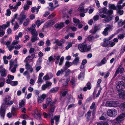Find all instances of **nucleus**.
I'll list each match as a JSON object with an SVG mask.
<instances>
[{"label":"nucleus","instance_id":"nucleus-41","mask_svg":"<svg viewBox=\"0 0 125 125\" xmlns=\"http://www.w3.org/2000/svg\"><path fill=\"white\" fill-rule=\"evenodd\" d=\"M97 27H94V28H92L91 30H90L89 32L90 33H92V34H94L96 31V29Z\"/></svg>","mask_w":125,"mask_h":125},{"label":"nucleus","instance_id":"nucleus-22","mask_svg":"<svg viewBox=\"0 0 125 125\" xmlns=\"http://www.w3.org/2000/svg\"><path fill=\"white\" fill-rule=\"evenodd\" d=\"M44 20L43 19H42L41 20H38L36 22L35 24L37 25V27L39 28L41 24L44 22Z\"/></svg>","mask_w":125,"mask_h":125},{"label":"nucleus","instance_id":"nucleus-42","mask_svg":"<svg viewBox=\"0 0 125 125\" xmlns=\"http://www.w3.org/2000/svg\"><path fill=\"white\" fill-rule=\"evenodd\" d=\"M64 72V71L62 69H61L60 70H59L56 73V75L57 76H59L60 75L62 74Z\"/></svg>","mask_w":125,"mask_h":125},{"label":"nucleus","instance_id":"nucleus-63","mask_svg":"<svg viewBox=\"0 0 125 125\" xmlns=\"http://www.w3.org/2000/svg\"><path fill=\"white\" fill-rule=\"evenodd\" d=\"M6 56H4L3 57V59L4 61V63L5 64H7L8 62V60L6 59Z\"/></svg>","mask_w":125,"mask_h":125},{"label":"nucleus","instance_id":"nucleus-13","mask_svg":"<svg viewBox=\"0 0 125 125\" xmlns=\"http://www.w3.org/2000/svg\"><path fill=\"white\" fill-rule=\"evenodd\" d=\"M84 5L83 3H81L78 8V10L79 11L85 13L87 11L88 9H84Z\"/></svg>","mask_w":125,"mask_h":125},{"label":"nucleus","instance_id":"nucleus-20","mask_svg":"<svg viewBox=\"0 0 125 125\" xmlns=\"http://www.w3.org/2000/svg\"><path fill=\"white\" fill-rule=\"evenodd\" d=\"M54 20H50L46 22V27H48L51 26L53 25L55 23Z\"/></svg>","mask_w":125,"mask_h":125},{"label":"nucleus","instance_id":"nucleus-64","mask_svg":"<svg viewBox=\"0 0 125 125\" xmlns=\"http://www.w3.org/2000/svg\"><path fill=\"white\" fill-rule=\"evenodd\" d=\"M106 58L105 57L101 61V62L103 64H104L106 63Z\"/></svg>","mask_w":125,"mask_h":125},{"label":"nucleus","instance_id":"nucleus-51","mask_svg":"<svg viewBox=\"0 0 125 125\" xmlns=\"http://www.w3.org/2000/svg\"><path fill=\"white\" fill-rule=\"evenodd\" d=\"M6 15L7 16H9L11 13V11L9 9H7L6 10Z\"/></svg>","mask_w":125,"mask_h":125},{"label":"nucleus","instance_id":"nucleus-28","mask_svg":"<svg viewBox=\"0 0 125 125\" xmlns=\"http://www.w3.org/2000/svg\"><path fill=\"white\" fill-rule=\"evenodd\" d=\"M84 73L83 72L79 74L78 78L80 80H83L84 78Z\"/></svg>","mask_w":125,"mask_h":125},{"label":"nucleus","instance_id":"nucleus-48","mask_svg":"<svg viewBox=\"0 0 125 125\" xmlns=\"http://www.w3.org/2000/svg\"><path fill=\"white\" fill-rule=\"evenodd\" d=\"M125 37V34L124 33L122 34L119 35L118 36V38L119 39H122Z\"/></svg>","mask_w":125,"mask_h":125},{"label":"nucleus","instance_id":"nucleus-59","mask_svg":"<svg viewBox=\"0 0 125 125\" xmlns=\"http://www.w3.org/2000/svg\"><path fill=\"white\" fill-rule=\"evenodd\" d=\"M7 47L9 50L10 51H11L14 48V46L12 44L11 45Z\"/></svg>","mask_w":125,"mask_h":125},{"label":"nucleus","instance_id":"nucleus-27","mask_svg":"<svg viewBox=\"0 0 125 125\" xmlns=\"http://www.w3.org/2000/svg\"><path fill=\"white\" fill-rule=\"evenodd\" d=\"M9 6L10 9L12 10V11L14 12L16 11L18 9V7L16 5L13 7V6L11 5L10 4L9 5Z\"/></svg>","mask_w":125,"mask_h":125},{"label":"nucleus","instance_id":"nucleus-30","mask_svg":"<svg viewBox=\"0 0 125 125\" xmlns=\"http://www.w3.org/2000/svg\"><path fill=\"white\" fill-rule=\"evenodd\" d=\"M8 83L10 84L12 86H15L18 85V82L17 81H12Z\"/></svg>","mask_w":125,"mask_h":125},{"label":"nucleus","instance_id":"nucleus-9","mask_svg":"<svg viewBox=\"0 0 125 125\" xmlns=\"http://www.w3.org/2000/svg\"><path fill=\"white\" fill-rule=\"evenodd\" d=\"M5 105L3 103H2L1 106L0 110V114L1 116L2 119H3L5 115Z\"/></svg>","mask_w":125,"mask_h":125},{"label":"nucleus","instance_id":"nucleus-8","mask_svg":"<svg viewBox=\"0 0 125 125\" xmlns=\"http://www.w3.org/2000/svg\"><path fill=\"white\" fill-rule=\"evenodd\" d=\"M113 26L112 25H107V27L105 28L103 32V34L105 36L108 34V31H110L112 29Z\"/></svg>","mask_w":125,"mask_h":125},{"label":"nucleus","instance_id":"nucleus-37","mask_svg":"<svg viewBox=\"0 0 125 125\" xmlns=\"http://www.w3.org/2000/svg\"><path fill=\"white\" fill-rule=\"evenodd\" d=\"M17 66V65L16 64H15L14 65V66L12 68H11L10 69L9 68V70L11 71V72L13 73H14L16 71V68Z\"/></svg>","mask_w":125,"mask_h":125},{"label":"nucleus","instance_id":"nucleus-58","mask_svg":"<svg viewBox=\"0 0 125 125\" xmlns=\"http://www.w3.org/2000/svg\"><path fill=\"white\" fill-rule=\"evenodd\" d=\"M19 42V41L14 40L12 42V44L14 46L15 45L17 44Z\"/></svg>","mask_w":125,"mask_h":125},{"label":"nucleus","instance_id":"nucleus-6","mask_svg":"<svg viewBox=\"0 0 125 125\" xmlns=\"http://www.w3.org/2000/svg\"><path fill=\"white\" fill-rule=\"evenodd\" d=\"M11 97L9 95H8L5 97V98L3 100V103L5 105H5H7L9 106L11 105L13 103V101L12 100H10Z\"/></svg>","mask_w":125,"mask_h":125},{"label":"nucleus","instance_id":"nucleus-55","mask_svg":"<svg viewBox=\"0 0 125 125\" xmlns=\"http://www.w3.org/2000/svg\"><path fill=\"white\" fill-rule=\"evenodd\" d=\"M43 115L45 118H49L51 116V115H50V114H48L45 112H44L43 113Z\"/></svg>","mask_w":125,"mask_h":125},{"label":"nucleus","instance_id":"nucleus-56","mask_svg":"<svg viewBox=\"0 0 125 125\" xmlns=\"http://www.w3.org/2000/svg\"><path fill=\"white\" fill-rule=\"evenodd\" d=\"M29 21H30V20L29 19H26V22H24L23 23V25L24 26H27L29 23Z\"/></svg>","mask_w":125,"mask_h":125},{"label":"nucleus","instance_id":"nucleus-5","mask_svg":"<svg viewBox=\"0 0 125 125\" xmlns=\"http://www.w3.org/2000/svg\"><path fill=\"white\" fill-rule=\"evenodd\" d=\"M119 104V102L117 101H109L107 102L105 104L106 106L115 107H117Z\"/></svg>","mask_w":125,"mask_h":125},{"label":"nucleus","instance_id":"nucleus-33","mask_svg":"<svg viewBox=\"0 0 125 125\" xmlns=\"http://www.w3.org/2000/svg\"><path fill=\"white\" fill-rule=\"evenodd\" d=\"M73 22L76 25H77L78 24L80 23V21L79 20L75 18H73Z\"/></svg>","mask_w":125,"mask_h":125},{"label":"nucleus","instance_id":"nucleus-50","mask_svg":"<svg viewBox=\"0 0 125 125\" xmlns=\"http://www.w3.org/2000/svg\"><path fill=\"white\" fill-rule=\"evenodd\" d=\"M107 39H104V42L102 44V46L103 47H106L107 46L108 44L107 43Z\"/></svg>","mask_w":125,"mask_h":125},{"label":"nucleus","instance_id":"nucleus-26","mask_svg":"<svg viewBox=\"0 0 125 125\" xmlns=\"http://www.w3.org/2000/svg\"><path fill=\"white\" fill-rule=\"evenodd\" d=\"M5 79L2 77H1L0 78V87H2L4 85Z\"/></svg>","mask_w":125,"mask_h":125},{"label":"nucleus","instance_id":"nucleus-54","mask_svg":"<svg viewBox=\"0 0 125 125\" xmlns=\"http://www.w3.org/2000/svg\"><path fill=\"white\" fill-rule=\"evenodd\" d=\"M63 68L64 70V72L65 71V72L66 74H68L71 73V71L69 69H66L64 68V66L63 67Z\"/></svg>","mask_w":125,"mask_h":125},{"label":"nucleus","instance_id":"nucleus-53","mask_svg":"<svg viewBox=\"0 0 125 125\" xmlns=\"http://www.w3.org/2000/svg\"><path fill=\"white\" fill-rule=\"evenodd\" d=\"M75 79L74 78H73L71 79L70 81V83L72 84L73 86H74L75 85Z\"/></svg>","mask_w":125,"mask_h":125},{"label":"nucleus","instance_id":"nucleus-35","mask_svg":"<svg viewBox=\"0 0 125 125\" xmlns=\"http://www.w3.org/2000/svg\"><path fill=\"white\" fill-rule=\"evenodd\" d=\"M79 58L77 57L74 60L73 62V64L74 65H76L79 62Z\"/></svg>","mask_w":125,"mask_h":125},{"label":"nucleus","instance_id":"nucleus-14","mask_svg":"<svg viewBox=\"0 0 125 125\" xmlns=\"http://www.w3.org/2000/svg\"><path fill=\"white\" fill-rule=\"evenodd\" d=\"M116 89L119 92V94L120 97L122 99H125V91L122 90V89L119 91Z\"/></svg>","mask_w":125,"mask_h":125},{"label":"nucleus","instance_id":"nucleus-36","mask_svg":"<svg viewBox=\"0 0 125 125\" xmlns=\"http://www.w3.org/2000/svg\"><path fill=\"white\" fill-rule=\"evenodd\" d=\"M56 43L57 45L59 46H61L62 44V43L60 41H59L57 39H55V42L53 43Z\"/></svg>","mask_w":125,"mask_h":125},{"label":"nucleus","instance_id":"nucleus-32","mask_svg":"<svg viewBox=\"0 0 125 125\" xmlns=\"http://www.w3.org/2000/svg\"><path fill=\"white\" fill-rule=\"evenodd\" d=\"M124 71V69L123 68H120L118 67L116 70L115 72V74H117L118 73H122Z\"/></svg>","mask_w":125,"mask_h":125},{"label":"nucleus","instance_id":"nucleus-19","mask_svg":"<svg viewBox=\"0 0 125 125\" xmlns=\"http://www.w3.org/2000/svg\"><path fill=\"white\" fill-rule=\"evenodd\" d=\"M10 26V23L7 22L6 24H3L2 25H0V29L1 30H5L8 27Z\"/></svg>","mask_w":125,"mask_h":125},{"label":"nucleus","instance_id":"nucleus-39","mask_svg":"<svg viewBox=\"0 0 125 125\" xmlns=\"http://www.w3.org/2000/svg\"><path fill=\"white\" fill-rule=\"evenodd\" d=\"M109 9H112L113 10H115L116 9V7L114 4H109L108 5Z\"/></svg>","mask_w":125,"mask_h":125},{"label":"nucleus","instance_id":"nucleus-34","mask_svg":"<svg viewBox=\"0 0 125 125\" xmlns=\"http://www.w3.org/2000/svg\"><path fill=\"white\" fill-rule=\"evenodd\" d=\"M91 111H89L87 112V115H86L87 118V120L88 121L90 119L91 114Z\"/></svg>","mask_w":125,"mask_h":125},{"label":"nucleus","instance_id":"nucleus-57","mask_svg":"<svg viewBox=\"0 0 125 125\" xmlns=\"http://www.w3.org/2000/svg\"><path fill=\"white\" fill-rule=\"evenodd\" d=\"M43 82V81L42 79V78H38V80L37 81V83L38 84H40L42 82Z\"/></svg>","mask_w":125,"mask_h":125},{"label":"nucleus","instance_id":"nucleus-45","mask_svg":"<svg viewBox=\"0 0 125 125\" xmlns=\"http://www.w3.org/2000/svg\"><path fill=\"white\" fill-rule=\"evenodd\" d=\"M36 25L35 24H33L30 28H28V29L29 31L35 30V28L36 27Z\"/></svg>","mask_w":125,"mask_h":125},{"label":"nucleus","instance_id":"nucleus-61","mask_svg":"<svg viewBox=\"0 0 125 125\" xmlns=\"http://www.w3.org/2000/svg\"><path fill=\"white\" fill-rule=\"evenodd\" d=\"M31 67L29 64L28 63H26L25 65L26 69L27 70H28Z\"/></svg>","mask_w":125,"mask_h":125},{"label":"nucleus","instance_id":"nucleus-43","mask_svg":"<svg viewBox=\"0 0 125 125\" xmlns=\"http://www.w3.org/2000/svg\"><path fill=\"white\" fill-rule=\"evenodd\" d=\"M125 23V21L124 22H122V20H120L118 22V25L119 27L121 26L122 25L124 24Z\"/></svg>","mask_w":125,"mask_h":125},{"label":"nucleus","instance_id":"nucleus-3","mask_svg":"<svg viewBox=\"0 0 125 125\" xmlns=\"http://www.w3.org/2000/svg\"><path fill=\"white\" fill-rule=\"evenodd\" d=\"M119 107L121 109L125 111V102L119 105ZM125 117V113H122L118 116L113 121L116 124H118L123 121Z\"/></svg>","mask_w":125,"mask_h":125},{"label":"nucleus","instance_id":"nucleus-23","mask_svg":"<svg viewBox=\"0 0 125 125\" xmlns=\"http://www.w3.org/2000/svg\"><path fill=\"white\" fill-rule=\"evenodd\" d=\"M91 88V83H88L87 84L86 86L85 87L83 88V90L84 91H86L87 90H90Z\"/></svg>","mask_w":125,"mask_h":125},{"label":"nucleus","instance_id":"nucleus-44","mask_svg":"<svg viewBox=\"0 0 125 125\" xmlns=\"http://www.w3.org/2000/svg\"><path fill=\"white\" fill-rule=\"evenodd\" d=\"M72 65V63L71 62H70L69 61H66L65 63V65L68 67H69Z\"/></svg>","mask_w":125,"mask_h":125},{"label":"nucleus","instance_id":"nucleus-31","mask_svg":"<svg viewBox=\"0 0 125 125\" xmlns=\"http://www.w3.org/2000/svg\"><path fill=\"white\" fill-rule=\"evenodd\" d=\"M29 31L31 32V34L32 35V36H37V32L36 30L30 31Z\"/></svg>","mask_w":125,"mask_h":125},{"label":"nucleus","instance_id":"nucleus-11","mask_svg":"<svg viewBox=\"0 0 125 125\" xmlns=\"http://www.w3.org/2000/svg\"><path fill=\"white\" fill-rule=\"evenodd\" d=\"M47 96V95L43 94L37 98V101L39 103L43 102Z\"/></svg>","mask_w":125,"mask_h":125},{"label":"nucleus","instance_id":"nucleus-47","mask_svg":"<svg viewBox=\"0 0 125 125\" xmlns=\"http://www.w3.org/2000/svg\"><path fill=\"white\" fill-rule=\"evenodd\" d=\"M15 64H14V62L13 60H11L10 62V69L11 68H12L13 65L14 66V65Z\"/></svg>","mask_w":125,"mask_h":125},{"label":"nucleus","instance_id":"nucleus-38","mask_svg":"<svg viewBox=\"0 0 125 125\" xmlns=\"http://www.w3.org/2000/svg\"><path fill=\"white\" fill-rule=\"evenodd\" d=\"M58 90V87H55L53 88L50 90L49 91L50 93H53L56 92Z\"/></svg>","mask_w":125,"mask_h":125},{"label":"nucleus","instance_id":"nucleus-2","mask_svg":"<svg viewBox=\"0 0 125 125\" xmlns=\"http://www.w3.org/2000/svg\"><path fill=\"white\" fill-rule=\"evenodd\" d=\"M60 59V62L59 63V65H61L63 63L64 57L62 56L60 58V56L59 55H56L54 54L50 56L48 58V60L50 62H52L55 61V63L56 64L59 63V61Z\"/></svg>","mask_w":125,"mask_h":125},{"label":"nucleus","instance_id":"nucleus-12","mask_svg":"<svg viewBox=\"0 0 125 125\" xmlns=\"http://www.w3.org/2000/svg\"><path fill=\"white\" fill-rule=\"evenodd\" d=\"M60 116L59 115L57 116H55L54 117V118H52L51 119V125H53L54 121V119L55 120L56 124L57 125L59 121V119Z\"/></svg>","mask_w":125,"mask_h":125},{"label":"nucleus","instance_id":"nucleus-29","mask_svg":"<svg viewBox=\"0 0 125 125\" xmlns=\"http://www.w3.org/2000/svg\"><path fill=\"white\" fill-rule=\"evenodd\" d=\"M39 39L37 36H32L31 39V41L32 42H35L37 41H38Z\"/></svg>","mask_w":125,"mask_h":125},{"label":"nucleus","instance_id":"nucleus-18","mask_svg":"<svg viewBox=\"0 0 125 125\" xmlns=\"http://www.w3.org/2000/svg\"><path fill=\"white\" fill-rule=\"evenodd\" d=\"M14 76L13 75L9 74L7 77L8 79L6 81V82L7 83H9L14 78Z\"/></svg>","mask_w":125,"mask_h":125},{"label":"nucleus","instance_id":"nucleus-24","mask_svg":"<svg viewBox=\"0 0 125 125\" xmlns=\"http://www.w3.org/2000/svg\"><path fill=\"white\" fill-rule=\"evenodd\" d=\"M70 80L69 78H67L66 80L62 79L61 80L62 82H63V84L64 85L67 86L68 84V83Z\"/></svg>","mask_w":125,"mask_h":125},{"label":"nucleus","instance_id":"nucleus-4","mask_svg":"<svg viewBox=\"0 0 125 125\" xmlns=\"http://www.w3.org/2000/svg\"><path fill=\"white\" fill-rule=\"evenodd\" d=\"M78 48L81 52H83L90 51L91 46L90 45L87 46L86 44L85 43L79 44Z\"/></svg>","mask_w":125,"mask_h":125},{"label":"nucleus","instance_id":"nucleus-49","mask_svg":"<svg viewBox=\"0 0 125 125\" xmlns=\"http://www.w3.org/2000/svg\"><path fill=\"white\" fill-rule=\"evenodd\" d=\"M49 5L51 7L49 9V10H52L54 9V6H53V4L52 3H49Z\"/></svg>","mask_w":125,"mask_h":125},{"label":"nucleus","instance_id":"nucleus-25","mask_svg":"<svg viewBox=\"0 0 125 125\" xmlns=\"http://www.w3.org/2000/svg\"><path fill=\"white\" fill-rule=\"evenodd\" d=\"M51 99L50 98H47L46 100V104L48 105L49 104H50L51 105L53 106V104H54V102H51Z\"/></svg>","mask_w":125,"mask_h":125},{"label":"nucleus","instance_id":"nucleus-52","mask_svg":"<svg viewBox=\"0 0 125 125\" xmlns=\"http://www.w3.org/2000/svg\"><path fill=\"white\" fill-rule=\"evenodd\" d=\"M7 37V36L5 35L3 38H2L1 40V43L3 44H4L5 42H4L5 39Z\"/></svg>","mask_w":125,"mask_h":125},{"label":"nucleus","instance_id":"nucleus-10","mask_svg":"<svg viewBox=\"0 0 125 125\" xmlns=\"http://www.w3.org/2000/svg\"><path fill=\"white\" fill-rule=\"evenodd\" d=\"M26 18V15L21 13L18 18V20L20 24H21L23 21Z\"/></svg>","mask_w":125,"mask_h":125},{"label":"nucleus","instance_id":"nucleus-7","mask_svg":"<svg viewBox=\"0 0 125 125\" xmlns=\"http://www.w3.org/2000/svg\"><path fill=\"white\" fill-rule=\"evenodd\" d=\"M107 114L111 117H115L117 114V111L114 108L109 109L107 111Z\"/></svg>","mask_w":125,"mask_h":125},{"label":"nucleus","instance_id":"nucleus-17","mask_svg":"<svg viewBox=\"0 0 125 125\" xmlns=\"http://www.w3.org/2000/svg\"><path fill=\"white\" fill-rule=\"evenodd\" d=\"M0 73H1V77H5L7 76V71L5 69L3 68L1 70H0Z\"/></svg>","mask_w":125,"mask_h":125},{"label":"nucleus","instance_id":"nucleus-40","mask_svg":"<svg viewBox=\"0 0 125 125\" xmlns=\"http://www.w3.org/2000/svg\"><path fill=\"white\" fill-rule=\"evenodd\" d=\"M73 43L72 42H68L67 43V44L65 48L66 50H68L71 47Z\"/></svg>","mask_w":125,"mask_h":125},{"label":"nucleus","instance_id":"nucleus-1","mask_svg":"<svg viewBox=\"0 0 125 125\" xmlns=\"http://www.w3.org/2000/svg\"><path fill=\"white\" fill-rule=\"evenodd\" d=\"M113 11L112 10H108L107 12V13L109 15L106 16V11L104 10L103 12L100 13L99 14L100 17L102 18H104L102 20L103 22L104 23H107L111 21L113 16L111 15L112 14Z\"/></svg>","mask_w":125,"mask_h":125},{"label":"nucleus","instance_id":"nucleus-60","mask_svg":"<svg viewBox=\"0 0 125 125\" xmlns=\"http://www.w3.org/2000/svg\"><path fill=\"white\" fill-rule=\"evenodd\" d=\"M75 107V105L74 104H72L68 105L67 109H69L71 108H74Z\"/></svg>","mask_w":125,"mask_h":125},{"label":"nucleus","instance_id":"nucleus-15","mask_svg":"<svg viewBox=\"0 0 125 125\" xmlns=\"http://www.w3.org/2000/svg\"><path fill=\"white\" fill-rule=\"evenodd\" d=\"M65 24L64 22H62L56 24L55 25L56 28L61 29L65 26Z\"/></svg>","mask_w":125,"mask_h":125},{"label":"nucleus","instance_id":"nucleus-16","mask_svg":"<svg viewBox=\"0 0 125 125\" xmlns=\"http://www.w3.org/2000/svg\"><path fill=\"white\" fill-rule=\"evenodd\" d=\"M53 75L52 73L48 74L44 76L43 78L44 80L46 81L51 79L53 77Z\"/></svg>","mask_w":125,"mask_h":125},{"label":"nucleus","instance_id":"nucleus-62","mask_svg":"<svg viewBox=\"0 0 125 125\" xmlns=\"http://www.w3.org/2000/svg\"><path fill=\"white\" fill-rule=\"evenodd\" d=\"M22 46V45H16L15 47V48L16 49L19 50Z\"/></svg>","mask_w":125,"mask_h":125},{"label":"nucleus","instance_id":"nucleus-21","mask_svg":"<svg viewBox=\"0 0 125 125\" xmlns=\"http://www.w3.org/2000/svg\"><path fill=\"white\" fill-rule=\"evenodd\" d=\"M26 101L25 99L21 100L19 102V107L20 108L24 107Z\"/></svg>","mask_w":125,"mask_h":125},{"label":"nucleus","instance_id":"nucleus-46","mask_svg":"<svg viewBox=\"0 0 125 125\" xmlns=\"http://www.w3.org/2000/svg\"><path fill=\"white\" fill-rule=\"evenodd\" d=\"M117 14L121 15L123 14L124 11L123 10L117 9Z\"/></svg>","mask_w":125,"mask_h":125}]
</instances>
